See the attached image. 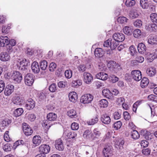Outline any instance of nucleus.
I'll return each mask as SVG.
<instances>
[{"label":"nucleus","mask_w":157,"mask_h":157,"mask_svg":"<svg viewBox=\"0 0 157 157\" xmlns=\"http://www.w3.org/2000/svg\"><path fill=\"white\" fill-rule=\"evenodd\" d=\"M116 42L114 40H112L111 41V43L110 45L111 50H113L115 49L117 46L118 43Z\"/></svg>","instance_id":"51"},{"label":"nucleus","mask_w":157,"mask_h":157,"mask_svg":"<svg viewBox=\"0 0 157 157\" xmlns=\"http://www.w3.org/2000/svg\"><path fill=\"white\" fill-rule=\"evenodd\" d=\"M93 96L90 94H86L82 95L81 98L80 102L84 104H88L93 99Z\"/></svg>","instance_id":"2"},{"label":"nucleus","mask_w":157,"mask_h":157,"mask_svg":"<svg viewBox=\"0 0 157 157\" xmlns=\"http://www.w3.org/2000/svg\"><path fill=\"white\" fill-rule=\"evenodd\" d=\"M67 115L71 118H76L77 117V113L75 110L71 109L67 112Z\"/></svg>","instance_id":"19"},{"label":"nucleus","mask_w":157,"mask_h":157,"mask_svg":"<svg viewBox=\"0 0 157 157\" xmlns=\"http://www.w3.org/2000/svg\"><path fill=\"white\" fill-rule=\"evenodd\" d=\"M83 81L87 84L90 83L93 80V77L88 72H85L83 74Z\"/></svg>","instance_id":"11"},{"label":"nucleus","mask_w":157,"mask_h":157,"mask_svg":"<svg viewBox=\"0 0 157 157\" xmlns=\"http://www.w3.org/2000/svg\"><path fill=\"white\" fill-rule=\"evenodd\" d=\"M111 40L112 39H109L105 41L103 44L104 46L106 47H110V44L111 43Z\"/></svg>","instance_id":"64"},{"label":"nucleus","mask_w":157,"mask_h":157,"mask_svg":"<svg viewBox=\"0 0 157 157\" xmlns=\"http://www.w3.org/2000/svg\"><path fill=\"white\" fill-rule=\"evenodd\" d=\"M57 117V115L54 113H48L47 116V120L43 121L42 126L46 129H48L52 125L55 124V122L52 123V122L56 120Z\"/></svg>","instance_id":"1"},{"label":"nucleus","mask_w":157,"mask_h":157,"mask_svg":"<svg viewBox=\"0 0 157 157\" xmlns=\"http://www.w3.org/2000/svg\"><path fill=\"white\" fill-rule=\"evenodd\" d=\"M55 145L56 149L59 151H63L64 149V146L63 141L60 139L55 141Z\"/></svg>","instance_id":"13"},{"label":"nucleus","mask_w":157,"mask_h":157,"mask_svg":"<svg viewBox=\"0 0 157 157\" xmlns=\"http://www.w3.org/2000/svg\"><path fill=\"white\" fill-rule=\"evenodd\" d=\"M123 32L128 35H131L132 33L133 29L131 27L126 26L124 28Z\"/></svg>","instance_id":"27"},{"label":"nucleus","mask_w":157,"mask_h":157,"mask_svg":"<svg viewBox=\"0 0 157 157\" xmlns=\"http://www.w3.org/2000/svg\"><path fill=\"white\" fill-rule=\"evenodd\" d=\"M10 56L8 53L6 52H2L0 54V59L3 61L9 60Z\"/></svg>","instance_id":"17"},{"label":"nucleus","mask_w":157,"mask_h":157,"mask_svg":"<svg viewBox=\"0 0 157 157\" xmlns=\"http://www.w3.org/2000/svg\"><path fill=\"white\" fill-rule=\"evenodd\" d=\"M139 52L141 54H144L146 50V47L143 43H139L137 46Z\"/></svg>","instance_id":"22"},{"label":"nucleus","mask_w":157,"mask_h":157,"mask_svg":"<svg viewBox=\"0 0 157 157\" xmlns=\"http://www.w3.org/2000/svg\"><path fill=\"white\" fill-rule=\"evenodd\" d=\"M50 150V147L46 144L41 145L39 147V151L40 153H42L44 155L48 153Z\"/></svg>","instance_id":"9"},{"label":"nucleus","mask_w":157,"mask_h":157,"mask_svg":"<svg viewBox=\"0 0 157 157\" xmlns=\"http://www.w3.org/2000/svg\"><path fill=\"white\" fill-rule=\"evenodd\" d=\"M149 83V80L148 78L146 77H144L142 78L141 82L140 85L142 88L144 87L147 86Z\"/></svg>","instance_id":"32"},{"label":"nucleus","mask_w":157,"mask_h":157,"mask_svg":"<svg viewBox=\"0 0 157 157\" xmlns=\"http://www.w3.org/2000/svg\"><path fill=\"white\" fill-rule=\"evenodd\" d=\"M40 69L42 70H45L48 67V63L46 61L44 60L40 62Z\"/></svg>","instance_id":"37"},{"label":"nucleus","mask_w":157,"mask_h":157,"mask_svg":"<svg viewBox=\"0 0 157 157\" xmlns=\"http://www.w3.org/2000/svg\"><path fill=\"white\" fill-rule=\"evenodd\" d=\"M57 88L56 84L55 83H53L49 86V90L51 92H54L56 91Z\"/></svg>","instance_id":"50"},{"label":"nucleus","mask_w":157,"mask_h":157,"mask_svg":"<svg viewBox=\"0 0 157 157\" xmlns=\"http://www.w3.org/2000/svg\"><path fill=\"white\" fill-rule=\"evenodd\" d=\"M72 71L70 70H67L65 72V77L68 78H70L72 76Z\"/></svg>","instance_id":"54"},{"label":"nucleus","mask_w":157,"mask_h":157,"mask_svg":"<svg viewBox=\"0 0 157 157\" xmlns=\"http://www.w3.org/2000/svg\"><path fill=\"white\" fill-rule=\"evenodd\" d=\"M2 148L4 151L6 152L10 151L11 150L10 144L8 143L5 144Z\"/></svg>","instance_id":"52"},{"label":"nucleus","mask_w":157,"mask_h":157,"mask_svg":"<svg viewBox=\"0 0 157 157\" xmlns=\"http://www.w3.org/2000/svg\"><path fill=\"white\" fill-rule=\"evenodd\" d=\"M19 64L22 66H24L25 67H28V66L30 65V61L29 60L24 59L20 62Z\"/></svg>","instance_id":"35"},{"label":"nucleus","mask_w":157,"mask_h":157,"mask_svg":"<svg viewBox=\"0 0 157 157\" xmlns=\"http://www.w3.org/2000/svg\"><path fill=\"white\" fill-rule=\"evenodd\" d=\"M112 147L111 146L106 145L103 150V153L105 157H109L113 155Z\"/></svg>","instance_id":"6"},{"label":"nucleus","mask_w":157,"mask_h":157,"mask_svg":"<svg viewBox=\"0 0 157 157\" xmlns=\"http://www.w3.org/2000/svg\"><path fill=\"white\" fill-rule=\"evenodd\" d=\"M103 95L106 98L109 99H111L113 98V94L108 89H104L102 91Z\"/></svg>","instance_id":"23"},{"label":"nucleus","mask_w":157,"mask_h":157,"mask_svg":"<svg viewBox=\"0 0 157 157\" xmlns=\"http://www.w3.org/2000/svg\"><path fill=\"white\" fill-rule=\"evenodd\" d=\"M7 37L6 36H0V47H4L5 46V44L3 43L4 41H5V43L6 44L7 43V42H6L5 41H7Z\"/></svg>","instance_id":"39"},{"label":"nucleus","mask_w":157,"mask_h":157,"mask_svg":"<svg viewBox=\"0 0 157 157\" xmlns=\"http://www.w3.org/2000/svg\"><path fill=\"white\" fill-rule=\"evenodd\" d=\"M9 44L8 45V47L7 48V50L9 51H10L12 49V46H13L16 44V41L14 39L11 40H9Z\"/></svg>","instance_id":"42"},{"label":"nucleus","mask_w":157,"mask_h":157,"mask_svg":"<svg viewBox=\"0 0 157 157\" xmlns=\"http://www.w3.org/2000/svg\"><path fill=\"white\" fill-rule=\"evenodd\" d=\"M136 2L135 0H126L125 5L128 7H132L135 5Z\"/></svg>","instance_id":"43"},{"label":"nucleus","mask_w":157,"mask_h":157,"mask_svg":"<svg viewBox=\"0 0 157 157\" xmlns=\"http://www.w3.org/2000/svg\"><path fill=\"white\" fill-rule=\"evenodd\" d=\"M67 85V82L66 81H60L58 84V87L60 88H64Z\"/></svg>","instance_id":"60"},{"label":"nucleus","mask_w":157,"mask_h":157,"mask_svg":"<svg viewBox=\"0 0 157 157\" xmlns=\"http://www.w3.org/2000/svg\"><path fill=\"white\" fill-rule=\"evenodd\" d=\"M34 82V76L31 73L27 74L25 77V84L28 86H32Z\"/></svg>","instance_id":"3"},{"label":"nucleus","mask_w":157,"mask_h":157,"mask_svg":"<svg viewBox=\"0 0 157 157\" xmlns=\"http://www.w3.org/2000/svg\"><path fill=\"white\" fill-rule=\"evenodd\" d=\"M23 130L24 133L26 136L31 135L33 132L31 128L25 123H23Z\"/></svg>","instance_id":"7"},{"label":"nucleus","mask_w":157,"mask_h":157,"mask_svg":"<svg viewBox=\"0 0 157 157\" xmlns=\"http://www.w3.org/2000/svg\"><path fill=\"white\" fill-rule=\"evenodd\" d=\"M109 78L111 81L113 83L117 82L119 80L118 78L113 74H111L109 75Z\"/></svg>","instance_id":"47"},{"label":"nucleus","mask_w":157,"mask_h":157,"mask_svg":"<svg viewBox=\"0 0 157 157\" xmlns=\"http://www.w3.org/2000/svg\"><path fill=\"white\" fill-rule=\"evenodd\" d=\"M123 116L124 119L126 121L129 120L131 117L127 111L124 112Z\"/></svg>","instance_id":"63"},{"label":"nucleus","mask_w":157,"mask_h":157,"mask_svg":"<svg viewBox=\"0 0 157 157\" xmlns=\"http://www.w3.org/2000/svg\"><path fill=\"white\" fill-rule=\"evenodd\" d=\"M24 111L22 108H18L16 109L14 112V116L16 117L20 116L23 113Z\"/></svg>","instance_id":"31"},{"label":"nucleus","mask_w":157,"mask_h":157,"mask_svg":"<svg viewBox=\"0 0 157 157\" xmlns=\"http://www.w3.org/2000/svg\"><path fill=\"white\" fill-rule=\"evenodd\" d=\"M147 98L148 100L157 102V96L154 94H151L148 96Z\"/></svg>","instance_id":"48"},{"label":"nucleus","mask_w":157,"mask_h":157,"mask_svg":"<svg viewBox=\"0 0 157 157\" xmlns=\"http://www.w3.org/2000/svg\"><path fill=\"white\" fill-rule=\"evenodd\" d=\"M68 97L70 101L72 102H75L77 101V95L75 92H71L69 93Z\"/></svg>","instance_id":"18"},{"label":"nucleus","mask_w":157,"mask_h":157,"mask_svg":"<svg viewBox=\"0 0 157 157\" xmlns=\"http://www.w3.org/2000/svg\"><path fill=\"white\" fill-rule=\"evenodd\" d=\"M99 104L100 107L103 108L106 107L108 105L107 101L105 99H102L100 101Z\"/></svg>","instance_id":"33"},{"label":"nucleus","mask_w":157,"mask_h":157,"mask_svg":"<svg viewBox=\"0 0 157 157\" xmlns=\"http://www.w3.org/2000/svg\"><path fill=\"white\" fill-rule=\"evenodd\" d=\"M139 15L138 12L135 10H132L129 13V16L131 19H135L137 18Z\"/></svg>","instance_id":"28"},{"label":"nucleus","mask_w":157,"mask_h":157,"mask_svg":"<svg viewBox=\"0 0 157 157\" xmlns=\"http://www.w3.org/2000/svg\"><path fill=\"white\" fill-rule=\"evenodd\" d=\"M11 123V121L9 119H5L3 120L1 123L2 126L4 128L7 127Z\"/></svg>","instance_id":"29"},{"label":"nucleus","mask_w":157,"mask_h":157,"mask_svg":"<svg viewBox=\"0 0 157 157\" xmlns=\"http://www.w3.org/2000/svg\"><path fill=\"white\" fill-rule=\"evenodd\" d=\"M18 66H19V69L21 71L23 72V73H25L27 71V67H24V66H22L19 64H18Z\"/></svg>","instance_id":"59"},{"label":"nucleus","mask_w":157,"mask_h":157,"mask_svg":"<svg viewBox=\"0 0 157 157\" xmlns=\"http://www.w3.org/2000/svg\"><path fill=\"white\" fill-rule=\"evenodd\" d=\"M128 19L124 17H119L117 18V21L119 23L123 24L127 22Z\"/></svg>","instance_id":"45"},{"label":"nucleus","mask_w":157,"mask_h":157,"mask_svg":"<svg viewBox=\"0 0 157 157\" xmlns=\"http://www.w3.org/2000/svg\"><path fill=\"white\" fill-rule=\"evenodd\" d=\"M12 79L15 82L20 83L22 80V77L21 74L19 71H13L12 75Z\"/></svg>","instance_id":"5"},{"label":"nucleus","mask_w":157,"mask_h":157,"mask_svg":"<svg viewBox=\"0 0 157 157\" xmlns=\"http://www.w3.org/2000/svg\"><path fill=\"white\" fill-rule=\"evenodd\" d=\"M14 86L12 84L7 85L5 89L4 94L6 96L10 95L14 91Z\"/></svg>","instance_id":"12"},{"label":"nucleus","mask_w":157,"mask_h":157,"mask_svg":"<svg viewBox=\"0 0 157 157\" xmlns=\"http://www.w3.org/2000/svg\"><path fill=\"white\" fill-rule=\"evenodd\" d=\"M144 138L148 140H151L152 136V135L148 131H146L144 135Z\"/></svg>","instance_id":"49"},{"label":"nucleus","mask_w":157,"mask_h":157,"mask_svg":"<svg viewBox=\"0 0 157 157\" xmlns=\"http://www.w3.org/2000/svg\"><path fill=\"white\" fill-rule=\"evenodd\" d=\"M112 37L114 40L117 42H121L123 41L125 37L124 35L121 33H115L113 35Z\"/></svg>","instance_id":"8"},{"label":"nucleus","mask_w":157,"mask_h":157,"mask_svg":"<svg viewBox=\"0 0 157 157\" xmlns=\"http://www.w3.org/2000/svg\"><path fill=\"white\" fill-rule=\"evenodd\" d=\"M146 73L149 76H153L155 75L156 73V69L153 67L148 68L146 71Z\"/></svg>","instance_id":"24"},{"label":"nucleus","mask_w":157,"mask_h":157,"mask_svg":"<svg viewBox=\"0 0 157 157\" xmlns=\"http://www.w3.org/2000/svg\"><path fill=\"white\" fill-rule=\"evenodd\" d=\"M122 125V123L120 121H118L115 123L113 126V127L115 130L120 129Z\"/></svg>","instance_id":"44"},{"label":"nucleus","mask_w":157,"mask_h":157,"mask_svg":"<svg viewBox=\"0 0 157 157\" xmlns=\"http://www.w3.org/2000/svg\"><path fill=\"white\" fill-rule=\"evenodd\" d=\"M141 31L139 29H136L133 32V34L134 37L136 38H139L142 34Z\"/></svg>","instance_id":"41"},{"label":"nucleus","mask_w":157,"mask_h":157,"mask_svg":"<svg viewBox=\"0 0 157 157\" xmlns=\"http://www.w3.org/2000/svg\"><path fill=\"white\" fill-rule=\"evenodd\" d=\"M131 77L135 81H139L142 78L141 72L138 70H134L131 72Z\"/></svg>","instance_id":"4"},{"label":"nucleus","mask_w":157,"mask_h":157,"mask_svg":"<svg viewBox=\"0 0 157 157\" xmlns=\"http://www.w3.org/2000/svg\"><path fill=\"white\" fill-rule=\"evenodd\" d=\"M100 120L103 123L106 124H109L111 121L109 116L106 114L101 115Z\"/></svg>","instance_id":"14"},{"label":"nucleus","mask_w":157,"mask_h":157,"mask_svg":"<svg viewBox=\"0 0 157 157\" xmlns=\"http://www.w3.org/2000/svg\"><path fill=\"white\" fill-rule=\"evenodd\" d=\"M98 66V68L100 71H105L106 69L105 64L102 63H99Z\"/></svg>","instance_id":"58"},{"label":"nucleus","mask_w":157,"mask_h":157,"mask_svg":"<svg viewBox=\"0 0 157 157\" xmlns=\"http://www.w3.org/2000/svg\"><path fill=\"white\" fill-rule=\"evenodd\" d=\"M79 127V124L75 122L73 123L71 125V128L73 130H77Z\"/></svg>","instance_id":"56"},{"label":"nucleus","mask_w":157,"mask_h":157,"mask_svg":"<svg viewBox=\"0 0 157 157\" xmlns=\"http://www.w3.org/2000/svg\"><path fill=\"white\" fill-rule=\"evenodd\" d=\"M149 44H157V36L151 37L148 40Z\"/></svg>","instance_id":"38"},{"label":"nucleus","mask_w":157,"mask_h":157,"mask_svg":"<svg viewBox=\"0 0 157 157\" xmlns=\"http://www.w3.org/2000/svg\"><path fill=\"white\" fill-rule=\"evenodd\" d=\"M142 21L139 19L136 20L133 23L135 26L137 28H140L142 25Z\"/></svg>","instance_id":"46"},{"label":"nucleus","mask_w":157,"mask_h":157,"mask_svg":"<svg viewBox=\"0 0 157 157\" xmlns=\"http://www.w3.org/2000/svg\"><path fill=\"white\" fill-rule=\"evenodd\" d=\"M93 135V133H91L90 131L89 130H86L83 133V136L84 137L87 139H93L92 136Z\"/></svg>","instance_id":"25"},{"label":"nucleus","mask_w":157,"mask_h":157,"mask_svg":"<svg viewBox=\"0 0 157 157\" xmlns=\"http://www.w3.org/2000/svg\"><path fill=\"white\" fill-rule=\"evenodd\" d=\"M35 106V101L32 99H28L26 102L25 107L28 110H30L33 109Z\"/></svg>","instance_id":"10"},{"label":"nucleus","mask_w":157,"mask_h":157,"mask_svg":"<svg viewBox=\"0 0 157 157\" xmlns=\"http://www.w3.org/2000/svg\"><path fill=\"white\" fill-rule=\"evenodd\" d=\"M156 25L154 24H147L145 25V29L148 31H152L156 29Z\"/></svg>","instance_id":"26"},{"label":"nucleus","mask_w":157,"mask_h":157,"mask_svg":"<svg viewBox=\"0 0 157 157\" xmlns=\"http://www.w3.org/2000/svg\"><path fill=\"white\" fill-rule=\"evenodd\" d=\"M140 4L143 9H147L149 6V4L147 0H140Z\"/></svg>","instance_id":"36"},{"label":"nucleus","mask_w":157,"mask_h":157,"mask_svg":"<svg viewBox=\"0 0 157 157\" xmlns=\"http://www.w3.org/2000/svg\"><path fill=\"white\" fill-rule=\"evenodd\" d=\"M33 142L35 146H38L41 143V138L39 135H36L33 138Z\"/></svg>","instance_id":"21"},{"label":"nucleus","mask_w":157,"mask_h":157,"mask_svg":"<svg viewBox=\"0 0 157 157\" xmlns=\"http://www.w3.org/2000/svg\"><path fill=\"white\" fill-rule=\"evenodd\" d=\"M23 101V100L19 97L17 96L14 98L13 103L17 105H20Z\"/></svg>","instance_id":"34"},{"label":"nucleus","mask_w":157,"mask_h":157,"mask_svg":"<svg viewBox=\"0 0 157 157\" xmlns=\"http://www.w3.org/2000/svg\"><path fill=\"white\" fill-rule=\"evenodd\" d=\"M94 53L96 57L100 58L104 56L105 52L101 48H97L95 49Z\"/></svg>","instance_id":"15"},{"label":"nucleus","mask_w":157,"mask_h":157,"mask_svg":"<svg viewBox=\"0 0 157 157\" xmlns=\"http://www.w3.org/2000/svg\"><path fill=\"white\" fill-rule=\"evenodd\" d=\"M147 59L149 60L150 62H151L155 59V57L153 53H148L147 55Z\"/></svg>","instance_id":"57"},{"label":"nucleus","mask_w":157,"mask_h":157,"mask_svg":"<svg viewBox=\"0 0 157 157\" xmlns=\"http://www.w3.org/2000/svg\"><path fill=\"white\" fill-rule=\"evenodd\" d=\"M150 17L153 24L157 25V14L155 13H151Z\"/></svg>","instance_id":"40"},{"label":"nucleus","mask_w":157,"mask_h":157,"mask_svg":"<svg viewBox=\"0 0 157 157\" xmlns=\"http://www.w3.org/2000/svg\"><path fill=\"white\" fill-rule=\"evenodd\" d=\"M56 65L55 63H52L49 66V70L51 71H54L55 69L56 68Z\"/></svg>","instance_id":"61"},{"label":"nucleus","mask_w":157,"mask_h":157,"mask_svg":"<svg viewBox=\"0 0 157 157\" xmlns=\"http://www.w3.org/2000/svg\"><path fill=\"white\" fill-rule=\"evenodd\" d=\"M108 77L107 74L103 72L99 73L96 75V77L97 78L102 80H106L108 78Z\"/></svg>","instance_id":"20"},{"label":"nucleus","mask_w":157,"mask_h":157,"mask_svg":"<svg viewBox=\"0 0 157 157\" xmlns=\"http://www.w3.org/2000/svg\"><path fill=\"white\" fill-rule=\"evenodd\" d=\"M67 136L69 139H74L77 136V134L74 132H69L67 133Z\"/></svg>","instance_id":"53"},{"label":"nucleus","mask_w":157,"mask_h":157,"mask_svg":"<svg viewBox=\"0 0 157 157\" xmlns=\"http://www.w3.org/2000/svg\"><path fill=\"white\" fill-rule=\"evenodd\" d=\"M31 68L33 72L35 73H38L40 71L38 63L36 61H34L32 63Z\"/></svg>","instance_id":"16"},{"label":"nucleus","mask_w":157,"mask_h":157,"mask_svg":"<svg viewBox=\"0 0 157 157\" xmlns=\"http://www.w3.org/2000/svg\"><path fill=\"white\" fill-rule=\"evenodd\" d=\"M79 71L81 72H83L86 70V67L84 65H80L78 67Z\"/></svg>","instance_id":"62"},{"label":"nucleus","mask_w":157,"mask_h":157,"mask_svg":"<svg viewBox=\"0 0 157 157\" xmlns=\"http://www.w3.org/2000/svg\"><path fill=\"white\" fill-rule=\"evenodd\" d=\"M132 138L134 140H136L139 138L140 135L139 132L136 130H134L131 132Z\"/></svg>","instance_id":"30"},{"label":"nucleus","mask_w":157,"mask_h":157,"mask_svg":"<svg viewBox=\"0 0 157 157\" xmlns=\"http://www.w3.org/2000/svg\"><path fill=\"white\" fill-rule=\"evenodd\" d=\"M98 117H96L94 118H92L88 122V124L89 125H94L97 123L98 122Z\"/></svg>","instance_id":"55"}]
</instances>
